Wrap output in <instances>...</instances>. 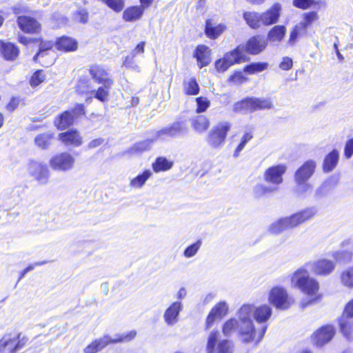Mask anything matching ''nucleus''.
Segmentation results:
<instances>
[{
  "instance_id": "a19ab883",
  "label": "nucleus",
  "mask_w": 353,
  "mask_h": 353,
  "mask_svg": "<svg viewBox=\"0 0 353 353\" xmlns=\"http://www.w3.org/2000/svg\"><path fill=\"white\" fill-rule=\"evenodd\" d=\"M173 162L163 157H157L152 163V169L155 172L167 171L172 168Z\"/></svg>"
},
{
  "instance_id": "9d476101",
  "label": "nucleus",
  "mask_w": 353,
  "mask_h": 353,
  "mask_svg": "<svg viewBox=\"0 0 353 353\" xmlns=\"http://www.w3.org/2000/svg\"><path fill=\"white\" fill-rule=\"evenodd\" d=\"M314 274L327 276L331 274L336 268V262L327 259H319L306 264Z\"/></svg>"
},
{
  "instance_id": "393cba45",
  "label": "nucleus",
  "mask_w": 353,
  "mask_h": 353,
  "mask_svg": "<svg viewBox=\"0 0 353 353\" xmlns=\"http://www.w3.org/2000/svg\"><path fill=\"white\" fill-rule=\"evenodd\" d=\"M30 172L34 179L41 184H46L48 180L50 172L46 165L39 163L31 164Z\"/></svg>"
},
{
  "instance_id": "4c0bfd02",
  "label": "nucleus",
  "mask_w": 353,
  "mask_h": 353,
  "mask_svg": "<svg viewBox=\"0 0 353 353\" xmlns=\"http://www.w3.org/2000/svg\"><path fill=\"white\" fill-rule=\"evenodd\" d=\"M240 327L241 324L238 320L235 318H231L226 321L222 326V332L224 336H230L232 334L238 331L240 335Z\"/></svg>"
},
{
  "instance_id": "f257e3e1",
  "label": "nucleus",
  "mask_w": 353,
  "mask_h": 353,
  "mask_svg": "<svg viewBox=\"0 0 353 353\" xmlns=\"http://www.w3.org/2000/svg\"><path fill=\"white\" fill-rule=\"evenodd\" d=\"M238 321L241 324L240 336L244 343L255 341L259 343L266 332L267 325H263L258 331L254 328L252 317L254 316V305H243L237 312Z\"/></svg>"
},
{
  "instance_id": "2eb2a0df",
  "label": "nucleus",
  "mask_w": 353,
  "mask_h": 353,
  "mask_svg": "<svg viewBox=\"0 0 353 353\" xmlns=\"http://www.w3.org/2000/svg\"><path fill=\"white\" fill-rule=\"evenodd\" d=\"M353 317V299L347 303L341 317L339 320L340 329L343 335L350 339L351 336V324L350 319Z\"/></svg>"
},
{
  "instance_id": "58836bf2",
  "label": "nucleus",
  "mask_w": 353,
  "mask_h": 353,
  "mask_svg": "<svg viewBox=\"0 0 353 353\" xmlns=\"http://www.w3.org/2000/svg\"><path fill=\"white\" fill-rule=\"evenodd\" d=\"M54 137V134L50 132H46L38 134L34 138V143L36 145L41 149H48L52 143Z\"/></svg>"
},
{
  "instance_id": "dca6fc26",
  "label": "nucleus",
  "mask_w": 353,
  "mask_h": 353,
  "mask_svg": "<svg viewBox=\"0 0 353 353\" xmlns=\"http://www.w3.org/2000/svg\"><path fill=\"white\" fill-rule=\"evenodd\" d=\"M182 309L181 302L175 301L165 310L163 317L167 325L173 326L179 322V314Z\"/></svg>"
},
{
  "instance_id": "de8ad7c7",
  "label": "nucleus",
  "mask_w": 353,
  "mask_h": 353,
  "mask_svg": "<svg viewBox=\"0 0 353 353\" xmlns=\"http://www.w3.org/2000/svg\"><path fill=\"white\" fill-rule=\"evenodd\" d=\"M307 30L303 28L302 25L298 23L294 26L292 32H290V38L288 40V44L290 46H294L299 37L303 36L306 34Z\"/></svg>"
},
{
  "instance_id": "338daca9",
  "label": "nucleus",
  "mask_w": 353,
  "mask_h": 353,
  "mask_svg": "<svg viewBox=\"0 0 353 353\" xmlns=\"http://www.w3.org/2000/svg\"><path fill=\"white\" fill-rule=\"evenodd\" d=\"M344 153L347 159L350 158L353 154V138L346 143Z\"/></svg>"
},
{
  "instance_id": "aec40b11",
  "label": "nucleus",
  "mask_w": 353,
  "mask_h": 353,
  "mask_svg": "<svg viewBox=\"0 0 353 353\" xmlns=\"http://www.w3.org/2000/svg\"><path fill=\"white\" fill-rule=\"evenodd\" d=\"M268 45V39L265 37L257 35L251 37L245 45V50L250 54H258Z\"/></svg>"
},
{
  "instance_id": "c03bdc74",
  "label": "nucleus",
  "mask_w": 353,
  "mask_h": 353,
  "mask_svg": "<svg viewBox=\"0 0 353 353\" xmlns=\"http://www.w3.org/2000/svg\"><path fill=\"white\" fill-rule=\"evenodd\" d=\"M341 283L348 288H353V265L345 268L340 276Z\"/></svg>"
},
{
  "instance_id": "5701e85b",
  "label": "nucleus",
  "mask_w": 353,
  "mask_h": 353,
  "mask_svg": "<svg viewBox=\"0 0 353 353\" xmlns=\"http://www.w3.org/2000/svg\"><path fill=\"white\" fill-rule=\"evenodd\" d=\"M17 24L19 28L26 33H37L41 30V25L39 22L30 17H18Z\"/></svg>"
},
{
  "instance_id": "e433bc0d",
  "label": "nucleus",
  "mask_w": 353,
  "mask_h": 353,
  "mask_svg": "<svg viewBox=\"0 0 353 353\" xmlns=\"http://www.w3.org/2000/svg\"><path fill=\"white\" fill-rule=\"evenodd\" d=\"M74 119L72 112L67 110L55 120L54 123L58 129L64 130L73 124Z\"/></svg>"
},
{
  "instance_id": "423d86ee",
  "label": "nucleus",
  "mask_w": 353,
  "mask_h": 353,
  "mask_svg": "<svg viewBox=\"0 0 353 353\" xmlns=\"http://www.w3.org/2000/svg\"><path fill=\"white\" fill-rule=\"evenodd\" d=\"M246 61V55L243 52V46H239L233 50L225 53L223 58L214 62L216 70L222 73L236 63H241Z\"/></svg>"
},
{
  "instance_id": "9b49d317",
  "label": "nucleus",
  "mask_w": 353,
  "mask_h": 353,
  "mask_svg": "<svg viewBox=\"0 0 353 353\" xmlns=\"http://www.w3.org/2000/svg\"><path fill=\"white\" fill-rule=\"evenodd\" d=\"M188 128L183 121L174 122L170 125L166 126L154 132L155 140H165L169 137H175L181 134L186 133Z\"/></svg>"
},
{
  "instance_id": "680f3d73",
  "label": "nucleus",
  "mask_w": 353,
  "mask_h": 353,
  "mask_svg": "<svg viewBox=\"0 0 353 353\" xmlns=\"http://www.w3.org/2000/svg\"><path fill=\"white\" fill-rule=\"evenodd\" d=\"M330 190V183L325 181L322 183L315 191V196L319 198L325 196Z\"/></svg>"
},
{
  "instance_id": "c9c22d12",
  "label": "nucleus",
  "mask_w": 353,
  "mask_h": 353,
  "mask_svg": "<svg viewBox=\"0 0 353 353\" xmlns=\"http://www.w3.org/2000/svg\"><path fill=\"white\" fill-rule=\"evenodd\" d=\"M243 19L247 24L253 29H256L263 26L261 13L256 12H245Z\"/></svg>"
},
{
  "instance_id": "20e7f679",
  "label": "nucleus",
  "mask_w": 353,
  "mask_h": 353,
  "mask_svg": "<svg viewBox=\"0 0 353 353\" xmlns=\"http://www.w3.org/2000/svg\"><path fill=\"white\" fill-rule=\"evenodd\" d=\"M137 334L135 330H131L127 333L122 334H117L114 338H110L109 336H104L103 337L94 341L92 343L88 345L85 349V353H97L106 347L110 343H117L121 342H128L132 340Z\"/></svg>"
},
{
  "instance_id": "79ce46f5",
  "label": "nucleus",
  "mask_w": 353,
  "mask_h": 353,
  "mask_svg": "<svg viewBox=\"0 0 353 353\" xmlns=\"http://www.w3.org/2000/svg\"><path fill=\"white\" fill-rule=\"evenodd\" d=\"M192 125L196 132H203L208 128L210 121L205 116L198 115L192 119Z\"/></svg>"
},
{
  "instance_id": "f3484780",
  "label": "nucleus",
  "mask_w": 353,
  "mask_h": 353,
  "mask_svg": "<svg viewBox=\"0 0 353 353\" xmlns=\"http://www.w3.org/2000/svg\"><path fill=\"white\" fill-rule=\"evenodd\" d=\"M335 331L332 325H326L321 327L312 335V340L316 346H323L331 341Z\"/></svg>"
},
{
  "instance_id": "b1692460",
  "label": "nucleus",
  "mask_w": 353,
  "mask_h": 353,
  "mask_svg": "<svg viewBox=\"0 0 353 353\" xmlns=\"http://www.w3.org/2000/svg\"><path fill=\"white\" fill-rule=\"evenodd\" d=\"M90 74L96 82L107 88H110L113 84V81L108 77L107 72L100 66H92L90 68Z\"/></svg>"
},
{
  "instance_id": "473e14b6",
  "label": "nucleus",
  "mask_w": 353,
  "mask_h": 353,
  "mask_svg": "<svg viewBox=\"0 0 353 353\" xmlns=\"http://www.w3.org/2000/svg\"><path fill=\"white\" fill-rule=\"evenodd\" d=\"M339 158V153L336 150H333L324 159L323 170L325 172L332 171L336 166Z\"/></svg>"
},
{
  "instance_id": "49530a36",
  "label": "nucleus",
  "mask_w": 353,
  "mask_h": 353,
  "mask_svg": "<svg viewBox=\"0 0 353 353\" xmlns=\"http://www.w3.org/2000/svg\"><path fill=\"white\" fill-rule=\"evenodd\" d=\"M296 186L294 188L295 194L300 197H303L306 194L312 191V185L307 181H295Z\"/></svg>"
},
{
  "instance_id": "6e6d98bb",
  "label": "nucleus",
  "mask_w": 353,
  "mask_h": 353,
  "mask_svg": "<svg viewBox=\"0 0 353 353\" xmlns=\"http://www.w3.org/2000/svg\"><path fill=\"white\" fill-rule=\"evenodd\" d=\"M134 57H135L131 54L125 57L123 62V65L130 70L139 72L140 67L134 61Z\"/></svg>"
},
{
  "instance_id": "052dcab7",
  "label": "nucleus",
  "mask_w": 353,
  "mask_h": 353,
  "mask_svg": "<svg viewBox=\"0 0 353 353\" xmlns=\"http://www.w3.org/2000/svg\"><path fill=\"white\" fill-rule=\"evenodd\" d=\"M197 108L196 112L201 113L205 112L210 106V101L205 97H200L196 99Z\"/></svg>"
},
{
  "instance_id": "7ed1b4c3",
  "label": "nucleus",
  "mask_w": 353,
  "mask_h": 353,
  "mask_svg": "<svg viewBox=\"0 0 353 353\" xmlns=\"http://www.w3.org/2000/svg\"><path fill=\"white\" fill-rule=\"evenodd\" d=\"M292 283L303 293L310 296H315L319 290L317 280L310 276L307 270L301 268L296 270L291 278Z\"/></svg>"
},
{
  "instance_id": "39448f33",
  "label": "nucleus",
  "mask_w": 353,
  "mask_h": 353,
  "mask_svg": "<svg viewBox=\"0 0 353 353\" xmlns=\"http://www.w3.org/2000/svg\"><path fill=\"white\" fill-rule=\"evenodd\" d=\"M230 129L231 123L228 121L219 122L214 125L208 132L206 137L208 145L213 149L223 147Z\"/></svg>"
},
{
  "instance_id": "0e129e2a",
  "label": "nucleus",
  "mask_w": 353,
  "mask_h": 353,
  "mask_svg": "<svg viewBox=\"0 0 353 353\" xmlns=\"http://www.w3.org/2000/svg\"><path fill=\"white\" fill-rule=\"evenodd\" d=\"M293 65L292 59L288 57H285L279 63V68L283 70H289Z\"/></svg>"
},
{
  "instance_id": "a18cd8bd",
  "label": "nucleus",
  "mask_w": 353,
  "mask_h": 353,
  "mask_svg": "<svg viewBox=\"0 0 353 353\" xmlns=\"http://www.w3.org/2000/svg\"><path fill=\"white\" fill-rule=\"evenodd\" d=\"M185 93L188 95H196L199 92V86L194 78H190L183 81Z\"/></svg>"
},
{
  "instance_id": "4be33fe9",
  "label": "nucleus",
  "mask_w": 353,
  "mask_h": 353,
  "mask_svg": "<svg viewBox=\"0 0 353 353\" xmlns=\"http://www.w3.org/2000/svg\"><path fill=\"white\" fill-rule=\"evenodd\" d=\"M59 138L66 146L79 147L83 143L82 137L75 129H71L68 131L60 133Z\"/></svg>"
},
{
  "instance_id": "72a5a7b5",
  "label": "nucleus",
  "mask_w": 353,
  "mask_h": 353,
  "mask_svg": "<svg viewBox=\"0 0 353 353\" xmlns=\"http://www.w3.org/2000/svg\"><path fill=\"white\" fill-rule=\"evenodd\" d=\"M1 52L3 57L9 61L14 60L19 54L18 48L11 43H2Z\"/></svg>"
},
{
  "instance_id": "a211bd4d",
  "label": "nucleus",
  "mask_w": 353,
  "mask_h": 353,
  "mask_svg": "<svg viewBox=\"0 0 353 353\" xmlns=\"http://www.w3.org/2000/svg\"><path fill=\"white\" fill-rule=\"evenodd\" d=\"M316 163L313 160L305 161L295 172V181H307L315 172Z\"/></svg>"
},
{
  "instance_id": "7c9ffc66",
  "label": "nucleus",
  "mask_w": 353,
  "mask_h": 353,
  "mask_svg": "<svg viewBox=\"0 0 353 353\" xmlns=\"http://www.w3.org/2000/svg\"><path fill=\"white\" fill-rule=\"evenodd\" d=\"M77 42L68 37H62L56 42L57 50L64 52L75 51L77 49Z\"/></svg>"
},
{
  "instance_id": "1a4fd4ad",
  "label": "nucleus",
  "mask_w": 353,
  "mask_h": 353,
  "mask_svg": "<svg viewBox=\"0 0 353 353\" xmlns=\"http://www.w3.org/2000/svg\"><path fill=\"white\" fill-rule=\"evenodd\" d=\"M75 161V158L70 153L63 152L53 156L50 159L49 164L54 170L68 172L74 168Z\"/></svg>"
},
{
  "instance_id": "e2e57ef3",
  "label": "nucleus",
  "mask_w": 353,
  "mask_h": 353,
  "mask_svg": "<svg viewBox=\"0 0 353 353\" xmlns=\"http://www.w3.org/2000/svg\"><path fill=\"white\" fill-rule=\"evenodd\" d=\"M45 79V76L41 70H38L34 73L31 79L30 84L32 86L35 87L43 82Z\"/></svg>"
},
{
  "instance_id": "4468645a",
  "label": "nucleus",
  "mask_w": 353,
  "mask_h": 353,
  "mask_svg": "<svg viewBox=\"0 0 353 353\" xmlns=\"http://www.w3.org/2000/svg\"><path fill=\"white\" fill-rule=\"evenodd\" d=\"M343 249L335 251L332 253V257L335 262L349 263L353 256V240L347 239L341 243Z\"/></svg>"
},
{
  "instance_id": "f704fd0d",
  "label": "nucleus",
  "mask_w": 353,
  "mask_h": 353,
  "mask_svg": "<svg viewBox=\"0 0 353 353\" xmlns=\"http://www.w3.org/2000/svg\"><path fill=\"white\" fill-rule=\"evenodd\" d=\"M250 112L271 109L272 108V103L269 99L250 97Z\"/></svg>"
},
{
  "instance_id": "13d9d810",
  "label": "nucleus",
  "mask_w": 353,
  "mask_h": 353,
  "mask_svg": "<svg viewBox=\"0 0 353 353\" xmlns=\"http://www.w3.org/2000/svg\"><path fill=\"white\" fill-rule=\"evenodd\" d=\"M53 42L52 41H41L39 44V52L37 53L33 59L34 61H37L39 57H43L46 54V51L50 50L53 47Z\"/></svg>"
},
{
  "instance_id": "37998d69",
  "label": "nucleus",
  "mask_w": 353,
  "mask_h": 353,
  "mask_svg": "<svg viewBox=\"0 0 353 353\" xmlns=\"http://www.w3.org/2000/svg\"><path fill=\"white\" fill-rule=\"evenodd\" d=\"M278 188L275 186L264 184H256L253 188V195L255 198H260L267 194L276 192Z\"/></svg>"
},
{
  "instance_id": "412c9836",
  "label": "nucleus",
  "mask_w": 353,
  "mask_h": 353,
  "mask_svg": "<svg viewBox=\"0 0 353 353\" xmlns=\"http://www.w3.org/2000/svg\"><path fill=\"white\" fill-rule=\"evenodd\" d=\"M281 5L274 3L264 12L261 13L263 26H271L278 22L281 16Z\"/></svg>"
},
{
  "instance_id": "f8f14e48",
  "label": "nucleus",
  "mask_w": 353,
  "mask_h": 353,
  "mask_svg": "<svg viewBox=\"0 0 353 353\" xmlns=\"http://www.w3.org/2000/svg\"><path fill=\"white\" fill-rule=\"evenodd\" d=\"M287 167L283 164H279L267 169L264 173V179L271 186L278 185L283 182V175L286 172Z\"/></svg>"
},
{
  "instance_id": "c756f323",
  "label": "nucleus",
  "mask_w": 353,
  "mask_h": 353,
  "mask_svg": "<svg viewBox=\"0 0 353 353\" xmlns=\"http://www.w3.org/2000/svg\"><path fill=\"white\" fill-rule=\"evenodd\" d=\"M272 314V308L268 305L259 307L254 306V318L256 322L263 323L266 322Z\"/></svg>"
},
{
  "instance_id": "2f4dec72",
  "label": "nucleus",
  "mask_w": 353,
  "mask_h": 353,
  "mask_svg": "<svg viewBox=\"0 0 353 353\" xmlns=\"http://www.w3.org/2000/svg\"><path fill=\"white\" fill-rule=\"evenodd\" d=\"M155 141L154 135H153L152 139L134 143L132 148L128 150L127 152L134 155L149 150L152 148L153 142Z\"/></svg>"
},
{
  "instance_id": "0eeeda50",
  "label": "nucleus",
  "mask_w": 353,
  "mask_h": 353,
  "mask_svg": "<svg viewBox=\"0 0 353 353\" xmlns=\"http://www.w3.org/2000/svg\"><path fill=\"white\" fill-rule=\"evenodd\" d=\"M219 336L220 334L217 330H212L210 333L206 345L207 353H232V341L227 339L220 341Z\"/></svg>"
},
{
  "instance_id": "09e8293b",
  "label": "nucleus",
  "mask_w": 353,
  "mask_h": 353,
  "mask_svg": "<svg viewBox=\"0 0 353 353\" xmlns=\"http://www.w3.org/2000/svg\"><path fill=\"white\" fill-rule=\"evenodd\" d=\"M268 65L267 63H252L244 68V72L249 74H253L265 70L268 68Z\"/></svg>"
},
{
  "instance_id": "8fccbe9b",
  "label": "nucleus",
  "mask_w": 353,
  "mask_h": 353,
  "mask_svg": "<svg viewBox=\"0 0 353 353\" xmlns=\"http://www.w3.org/2000/svg\"><path fill=\"white\" fill-rule=\"evenodd\" d=\"M316 3L318 4L319 7L324 6L325 5V1H323L316 2L314 0H293V6L303 10H305L310 6Z\"/></svg>"
},
{
  "instance_id": "864d4df0",
  "label": "nucleus",
  "mask_w": 353,
  "mask_h": 353,
  "mask_svg": "<svg viewBox=\"0 0 353 353\" xmlns=\"http://www.w3.org/2000/svg\"><path fill=\"white\" fill-rule=\"evenodd\" d=\"M201 245V241L198 240L195 243L188 246L183 252L184 256L185 258H191L194 256L200 249Z\"/></svg>"
},
{
  "instance_id": "603ef678",
  "label": "nucleus",
  "mask_w": 353,
  "mask_h": 353,
  "mask_svg": "<svg viewBox=\"0 0 353 353\" xmlns=\"http://www.w3.org/2000/svg\"><path fill=\"white\" fill-rule=\"evenodd\" d=\"M110 88H107L104 85L99 87L97 90H92V93L94 97L101 102H105L108 100L109 91Z\"/></svg>"
},
{
  "instance_id": "774afa93",
  "label": "nucleus",
  "mask_w": 353,
  "mask_h": 353,
  "mask_svg": "<svg viewBox=\"0 0 353 353\" xmlns=\"http://www.w3.org/2000/svg\"><path fill=\"white\" fill-rule=\"evenodd\" d=\"M145 44L144 41H141L137 45V46L131 51L130 54L133 56L136 57L137 55L143 54L145 51Z\"/></svg>"
},
{
  "instance_id": "c85d7f7f",
  "label": "nucleus",
  "mask_w": 353,
  "mask_h": 353,
  "mask_svg": "<svg viewBox=\"0 0 353 353\" xmlns=\"http://www.w3.org/2000/svg\"><path fill=\"white\" fill-rule=\"evenodd\" d=\"M152 174L153 172L150 170H145L142 173L139 174L137 176L130 179L129 183L130 187L132 189L142 188Z\"/></svg>"
},
{
  "instance_id": "ddd939ff",
  "label": "nucleus",
  "mask_w": 353,
  "mask_h": 353,
  "mask_svg": "<svg viewBox=\"0 0 353 353\" xmlns=\"http://www.w3.org/2000/svg\"><path fill=\"white\" fill-rule=\"evenodd\" d=\"M269 301L278 309L285 310L290 307L288 294L282 288H273L270 292Z\"/></svg>"
},
{
  "instance_id": "cd10ccee",
  "label": "nucleus",
  "mask_w": 353,
  "mask_h": 353,
  "mask_svg": "<svg viewBox=\"0 0 353 353\" xmlns=\"http://www.w3.org/2000/svg\"><path fill=\"white\" fill-rule=\"evenodd\" d=\"M143 8L134 6L126 8L123 12V19L127 22H133L139 20L143 14Z\"/></svg>"
},
{
  "instance_id": "f03ea898",
  "label": "nucleus",
  "mask_w": 353,
  "mask_h": 353,
  "mask_svg": "<svg viewBox=\"0 0 353 353\" xmlns=\"http://www.w3.org/2000/svg\"><path fill=\"white\" fill-rule=\"evenodd\" d=\"M316 214V208H305L289 216L276 221L269 226L268 230L272 234H279L285 230L296 228L312 220Z\"/></svg>"
},
{
  "instance_id": "4d7b16f0",
  "label": "nucleus",
  "mask_w": 353,
  "mask_h": 353,
  "mask_svg": "<svg viewBox=\"0 0 353 353\" xmlns=\"http://www.w3.org/2000/svg\"><path fill=\"white\" fill-rule=\"evenodd\" d=\"M233 110L236 112H250V98H247L234 103Z\"/></svg>"
},
{
  "instance_id": "bf43d9fd",
  "label": "nucleus",
  "mask_w": 353,
  "mask_h": 353,
  "mask_svg": "<svg viewBox=\"0 0 353 353\" xmlns=\"http://www.w3.org/2000/svg\"><path fill=\"white\" fill-rule=\"evenodd\" d=\"M103 3L116 12H121L125 6L124 0H105Z\"/></svg>"
},
{
  "instance_id": "6ab92c4d",
  "label": "nucleus",
  "mask_w": 353,
  "mask_h": 353,
  "mask_svg": "<svg viewBox=\"0 0 353 353\" xmlns=\"http://www.w3.org/2000/svg\"><path fill=\"white\" fill-rule=\"evenodd\" d=\"M228 305L225 301L216 303L210 312L206 319V327L210 328L216 319H221L228 312Z\"/></svg>"
},
{
  "instance_id": "ea45409f",
  "label": "nucleus",
  "mask_w": 353,
  "mask_h": 353,
  "mask_svg": "<svg viewBox=\"0 0 353 353\" xmlns=\"http://www.w3.org/2000/svg\"><path fill=\"white\" fill-rule=\"evenodd\" d=\"M286 33L284 26H274L268 34V39L271 42H280L283 40Z\"/></svg>"
},
{
  "instance_id": "6e6552de",
  "label": "nucleus",
  "mask_w": 353,
  "mask_h": 353,
  "mask_svg": "<svg viewBox=\"0 0 353 353\" xmlns=\"http://www.w3.org/2000/svg\"><path fill=\"white\" fill-rule=\"evenodd\" d=\"M28 341V339L21 334H6L0 340V353H14L22 349Z\"/></svg>"
},
{
  "instance_id": "a878e982",
  "label": "nucleus",
  "mask_w": 353,
  "mask_h": 353,
  "mask_svg": "<svg viewBox=\"0 0 353 353\" xmlns=\"http://www.w3.org/2000/svg\"><path fill=\"white\" fill-rule=\"evenodd\" d=\"M226 29L223 23H217L212 19H208L205 26V33L206 36L212 39L219 37Z\"/></svg>"
},
{
  "instance_id": "69168bd1",
  "label": "nucleus",
  "mask_w": 353,
  "mask_h": 353,
  "mask_svg": "<svg viewBox=\"0 0 353 353\" xmlns=\"http://www.w3.org/2000/svg\"><path fill=\"white\" fill-rule=\"evenodd\" d=\"M12 10L14 14H17V15L20 14L27 13L29 12L28 7L22 3H17V4L14 5L12 8Z\"/></svg>"
},
{
  "instance_id": "3c124183",
  "label": "nucleus",
  "mask_w": 353,
  "mask_h": 353,
  "mask_svg": "<svg viewBox=\"0 0 353 353\" xmlns=\"http://www.w3.org/2000/svg\"><path fill=\"white\" fill-rule=\"evenodd\" d=\"M318 19L319 16L316 12H305L303 15V20L299 23L302 25L305 30H307V28Z\"/></svg>"
},
{
  "instance_id": "5fc2aeb1",
  "label": "nucleus",
  "mask_w": 353,
  "mask_h": 353,
  "mask_svg": "<svg viewBox=\"0 0 353 353\" xmlns=\"http://www.w3.org/2000/svg\"><path fill=\"white\" fill-rule=\"evenodd\" d=\"M252 137L253 136L251 132H245L244 133L241 137L240 143L238 145L234 152V157H239V153L243 150L247 143L249 142L252 139Z\"/></svg>"
},
{
  "instance_id": "bb28decb",
  "label": "nucleus",
  "mask_w": 353,
  "mask_h": 353,
  "mask_svg": "<svg viewBox=\"0 0 353 353\" xmlns=\"http://www.w3.org/2000/svg\"><path fill=\"white\" fill-rule=\"evenodd\" d=\"M194 57L200 68L208 65L211 61L209 48L204 45L198 46L194 52Z\"/></svg>"
}]
</instances>
